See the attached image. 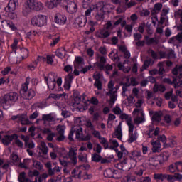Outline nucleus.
<instances>
[{
	"label": "nucleus",
	"mask_w": 182,
	"mask_h": 182,
	"mask_svg": "<svg viewBox=\"0 0 182 182\" xmlns=\"http://www.w3.org/2000/svg\"><path fill=\"white\" fill-rule=\"evenodd\" d=\"M43 4L38 0H27L26 6L23 9V15H28L31 11H42Z\"/></svg>",
	"instance_id": "f257e3e1"
},
{
	"label": "nucleus",
	"mask_w": 182,
	"mask_h": 182,
	"mask_svg": "<svg viewBox=\"0 0 182 182\" xmlns=\"http://www.w3.org/2000/svg\"><path fill=\"white\" fill-rule=\"evenodd\" d=\"M172 73L175 76L179 75L176 77H173L174 87L176 89H178V87H181V89H182V64L176 65L175 68L172 70Z\"/></svg>",
	"instance_id": "f03ea898"
},
{
	"label": "nucleus",
	"mask_w": 182,
	"mask_h": 182,
	"mask_svg": "<svg viewBox=\"0 0 182 182\" xmlns=\"http://www.w3.org/2000/svg\"><path fill=\"white\" fill-rule=\"evenodd\" d=\"M18 99L19 95H18L16 92H11L4 95L3 99L1 100L4 109H5V105L11 106V103H15V102H18Z\"/></svg>",
	"instance_id": "7ed1b4c3"
},
{
	"label": "nucleus",
	"mask_w": 182,
	"mask_h": 182,
	"mask_svg": "<svg viewBox=\"0 0 182 182\" xmlns=\"http://www.w3.org/2000/svg\"><path fill=\"white\" fill-rule=\"evenodd\" d=\"M73 70V67H72L70 65H68L64 67V71L69 73L65 76V78L64 88L66 90H69L72 86V81L73 80V73H72Z\"/></svg>",
	"instance_id": "20e7f679"
},
{
	"label": "nucleus",
	"mask_w": 182,
	"mask_h": 182,
	"mask_svg": "<svg viewBox=\"0 0 182 182\" xmlns=\"http://www.w3.org/2000/svg\"><path fill=\"white\" fill-rule=\"evenodd\" d=\"M143 166L146 167V168L154 170L161 167V163L160 162V159L158 156H154L150 157L145 164H143Z\"/></svg>",
	"instance_id": "39448f33"
},
{
	"label": "nucleus",
	"mask_w": 182,
	"mask_h": 182,
	"mask_svg": "<svg viewBox=\"0 0 182 182\" xmlns=\"http://www.w3.org/2000/svg\"><path fill=\"white\" fill-rule=\"evenodd\" d=\"M109 92L106 93L107 96L110 97L111 103L114 104L116 100H117V89L119 87H114V82L113 81H109L108 83Z\"/></svg>",
	"instance_id": "423d86ee"
},
{
	"label": "nucleus",
	"mask_w": 182,
	"mask_h": 182,
	"mask_svg": "<svg viewBox=\"0 0 182 182\" xmlns=\"http://www.w3.org/2000/svg\"><path fill=\"white\" fill-rule=\"evenodd\" d=\"M48 22V18L45 15H37L31 18V25L33 26H45Z\"/></svg>",
	"instance_id": "0eeeda50"
},
{
	"label": "nucleus",
	"mask_w": 182,
	"mask_h": 182,
	"mask_svg": "<svg viewBox=\"0 0 182 182\" xmlns=\"http://www.w3.org/2000/svg\"><path fill=\"white\" fill-rule=\"evenodd\" d=\"M85 66V63L83 62V58L82 57H76L74 61V71L73 74L75 76H79L80 71L81 69H83Z\"/></svg>",
	"instance_id": "6e6552de"
},
{
	"label": "nucleus",
	"mask_w": 182,
	"mask_h": 182,
	"mask_svg": "<svg viewBox=\"0 0 182 182\" xmlns=\"http://www.w3.org/2000/svg\"><path fill=\"white\" fill-rule=\"evenodd\" d=\"M130 159L131 163H134L131 167H136V164H137L138 161L144 160V156L141 155V152L139 151H134L131 154Z\"/></svg>",
	"instance_id": "1a4fd4ad"
},
{
	"label": "nucleus",
	"mask_w": 182,
	"mask_h": 182,
	"mask_svg": "<svg viewBox=\"0 0 182 182\" xmlns=\"http://www.w3.org/2000/svg\"><path fill=\"white\" fill-rule=\"evenodd\" d=\"M95 9L97 11H102L105 14V12H110L112 9H114V6L100 1L95 5Z\"/></svg>",
	"instance_id": "9d476101"
},
{
	"label": "nucleus",
	"mask_w": 182,
	"mask_h": 182,
	"mask_svg": "<svg viewBox=\"0 0 182 182\" xmlns=\"http://www.w3.org/2000/svg\"><path fill=\"white\" fill-rule=\"evenodd\" d=\"M45 82L47 83V86L50 90H53L55 86H56V80L53 77V74H48V76L44 77Z\"/></svg>",
	"instance_id": "9b49d317"
},
{
	"label": "nucleus",
	"mask_w": 182,
	"mask_h": 182,
	"mask_svg": "<svg viewBox=\"0 0 182 182\" xmlns=\"http://www.w3.org/2000/svg\"><path fill=\"white\" fill-rule=\"evenodd\" d=\"M93 79L95 80L94 86L98 89V90H102V79H103V74L95 72L93 75Z\"/></svg>",
	"instance_id": "f8f14e48"
},
{
	"label": "nucleus",
	"mask_w": 182,
	"mask_h": 182,
	"mask_svg": "<svg viewBox=\"0 0 182 182\" xmlns=\"http://www.w3.org/2000/svg\"><path fill=\"white\" fill-rule=\"evenodd\" d=\"M159 133H160V128L156 127L154 129V127L151 125L149 127V129L146 132L145 134L147 139H153L156 136H158Z\"/></svg>",
	"instance_id": "ddd939ff"
},
{
	"label": "nucleus",
	"mask_w": 182,
	"mask_h": 182,
	"mask_svg": "<svg viewBox=\"0 0 182 182\" xmlns=\"http://www.w3.org/2000/svg\"><path fill=\"white\" fill-rule=\"evenodd\" d=\"M95 36L100 39H106L110 36V31L104 28H100L96 32Z\"/></svg>",
	"instance_id": "4468645a"
},
{
	"label": "nucleus",
	"mask_w": 182,
	"mask_h": 182,
	"mask_svg": "<svg viewBox=\"0 0 182 182\" xmlns=\"http://www.w3.org/2000/svg\"><path fill=\"white\" fill-rule=\"evenodd\" d=\"M65 8L69 14H75L77 12V4H76V1H69L67 3Z\"/></svg>",
	"instance_id": "2eb2a0df"
},
{
	"label": "nucleus",
	"mask_w": 182,
	"mask_h": 182,
	"mask_svg": "<svg viewBox=\"0 0 182 182\" xmlns=\"http://www.w3.org/2000/svg\"><path fill=\"white\" fill-rule=\"evenodd\" d=\"M1 26L4 29H6V28H9L11 31H18V28L16 27V26H15V23H14V22L11 21L10 20L2 21Z\"/></svg>",
	"instance_id": "dca6fc26"
},
{
	"label": "nucleus",
	"mask_w": 182,
	"mask_h": 182,
	"mask_svg": "<svg viewBox=\"0 0 182 182\" xmlns=\"http://www.w3.org/2000/svg\"><path fill=\"white\" fill-rule=\"evenodd\" d=\"M66 21H68V18H66V16H65V14L60 13L55 14V23H58V25H65V23H66Z\"/></svg>",
	"instance_id": "f3484780"
},
{
	"label": "nucleus",
	"mask_w": 182,
	"mask_h": 182,
	"mask_svg": "<svg viewBox=\"0 0 182 182\" xmlns=\"http://www.w3.org/2000/svg\"><path fill=\"white\" fill-rule=\"evenodd\" d=\"M42 120L43 122H56V120H59V118L56 117V115L53 113H50L47 114H43Z\"/></svg>",
	"instance_id": "a211bd4d"
},
{
	"label": "nucleus",
	"mask_w": 182,
	"mask_h": 182,
	"mask_svg": "<svg viewBox=\"0 0 182 182\" xmlns=\"http://www.w3.org/2000/svg\"><path fill=\"white\" fill-rule=\"evenodd\" d=\"M112 137L113 139H118V140H122V137H123V132H122V123H119L115 129L114 132L112 134Z\"/></svg>",
	"instance_id": "6ab92c4d"
},
{
	"label": "nucleus",
	"mask_w": 182,
	"mask_h": 182,
	"mask_svg": "<svg viewBox=\"0 0 182 182\" xmlns=\"http://www.w3.org/2000/svg\"><path fill=\"white\" fill-rule=\"evenodd\" d=\"M77 153H76V150L73 148H71L68 152V157L70 159L73 164H77Z\"/></svg>",
	"instance_id": "aec40b11"
},
{
	"label": "nucleus",
	"mask_w": 182,
	"mask_h": 182,
	"mask_svg": "<svg viewBox=\"0 0 182 182\" xmlns=\"http://www.w3.org/2000/svg\"><path fill=\"white\" fill-rule=\"evenodd\" d=\"M43 133L44 134H46V139L48 141H53V138L56 136V134L52 132V130H50V129L49 128H44L43 130Z\"/></svg>",
	"instance_id": "412c9836"
},
{
	"label": "nucleus",
	"mask_w": 182,
	"mask_h": 182,
	"mask_svg": "<svg viewBox=\"0 0 182 182\" xmlns=\"http://www.w3.org/2000/svg\"><path fill=\"white\" fill-rule=\"evenodd\" d=\"M18 0H10L7 6L5 7L4 11H15L16 9V6H18Z\"/></svg>",
	"instance_id": "4be33fe9"
},
{
	"label": "nucleus",
	"mask_w": 182,
	"mask_h": 182,
	"mask_svg": "<svg viewBox=\"0 0 182 182\" xmlns=\"http://www.w3.org/2000/svg\"><path fill=\"white\" fill-rule=\"evenodd\" d=\"M12 120H16L18 119L21 124H29V119L26 117V115H17L11 117Z\"/></svg>",
	"instance_id": "5701e85b"
},
{
	"label": "nucleus",
	"mask_w": 182,
	"mask_h": 182,
	"mask_svg": "<svg viewBox=\"0 0 182 182\" xmlns=\"http://www.w3.org/2000/svg\"><path fill=\"white\" fill-rule=\"evenodd\" d=\"M21 139L25 142V146L28 147V149H35V143L33 141L29 142L28 136L21 135Z\"/></svg>",
	"instance_id": "b1692460"
},
{
	"label": "nucleus",
	"mask_w": 182,
	"mask_h": 182,
	"mask_svg": "<svg viewBox=\"0 0 182 182\" xmlns=\"http://www.w3.org/2000/svg\"><path fill=\"white\" fill-rule=\"evenodd\" d=\"M86 22H87V18L85 15H81L75 19L76 25H78L80 28L85 26L86 25Z\"/></svg>",
	"instance_id": "393cba45"
},
{
	"label": "nucleus",
	"mask_w": 182,
	"mask_h": 182,
	"mask_svg": "<svg viewBox=\"0 0 182 182\" xmlns=\"http://www.w3.org/2000/svg\"><path fill=\"white\" fill-rule=\"evenodd\" d=\"M151 144L153 146L152 151L154 153H159V151H161V144H160L159 141L152 139L151 141Z\"/></svg>",
	"instance_id": "a878e982"
},
{
	"label": "nucleus",
	"mask_w": 182,
	"mask_h": 182,
	"mask_svg": "<svg viewBox=\"0 0 182 182\" xmlns=\"http://www.w3.org/2000/svg\"><path fill=\"white\" fill-rule=\"evenodd\" d=\"M14 139H18V135L13 134L11 136L6 135L2 139V143L4 146H8L11 144V141L14 140Z\"/></svg>",
	"instance_id": "bb28decb"
},
{
	"label": "nucleus",
	"mask_w": 182,
	"mask_h": 182,
	"mask_svg": "<svg viewBox=\"0 0 182 182\" xmlns=\"http://www.w3.org/2000/svg\"><path fill=\"white\" fill-rule=\"evenodd\" d=\"M159 159V161L161 162V166H163V163L167 161L168 159H170V152L164 151L162 154L158 156Z\"/></svg>",
	"instance_id": "cd10ccee"
},
{
	"label": "nucleus",
	"mask_w": 182,
	"mask_h": 182,
	"mask_svg": "<svg viewBox=\"0 0 182 182\" xmlns=\"http://www.w3.org/2000/svg\"><path fill=\"white\" fill-rule=\"evenodd\" d=\"M126 63L129 64V60H125L123 63V64L122 63H119L117 66L119 70H123L124 73H129V70H132V67L130 66L124 67V65H126Z\"/></svg>",
	"instance_id": "c85d7f7f"
},
{
	"label": "nucleus",
	"mask_w": 182,
	"mask_h": 182,
	"mask_svg": "<svg viewBox=\"0 0 182 182\" xmlns=\"http://www.w3.org/2000/svg\"><path fill=\"white\" fill-rule=\"evenodd\" d=\"M164 65H166V66L170 67L173 65V63H171V61L159 63L158 67L159 68V75H163V73H164Z\"/></svg>",
	"instance_id": "c756f323"
},
{
	"label": "nucleus",
	"mask_w": 182,
	"mask_h": 182,
	"mask_svg": "<svg viewBox=\"0 0 182 182\" xmlns=\"http://www.w3.org/2000/svg\"><path fill=\"white\" fill-rule=\"evenodd\" d=\"M35 95H36L35 90L30 89L26 92H23V94L21 95V96L22 97H23V99L31 100L35 97Z\"/></svg>",
	"instance_id": "7c9ffc66"
},
{
	"label": "nucleus",
	"mask_w": 182,
	"mask_h": 182,
	"mask_svg": "<svg viewBox=\"0 0 182 182\" xmlns=\"http://www.w3.org/2000/svg\"><path fill=\"white\" fill-rule=\"evenodd\" d=\"M60 2H62V0H50L48 1L46 5L49 9H53V8H56Z\"/></svg>",
	"instance_id": "2f4dec72"
},
{
	"label": "nucleus",
	"mask_w": 182,
	"mask_h": 182,
	"mask_svg": "<svg viewBox=\"0 0 182 182\" xmlns=\"http://www.w3.org/2000/svg\"><path fill=\"white\" fill-rule=\"evenodd\" d=\"M97 58L100 59L97 62V66L100 70H103L105 69V65H106V58L98 55Z\"/></svg>",
	"instance_id": "473e14b6"
},
{
	"label": "nucleus",
	"mask_w": 182,
	"mask_h": 182,
	"mask_svg": "<svg viewBox=\"0 0 182 182\" xmlns=\"http://www.w3.org/2000/svg\"><path fill=\"white\" fill-rule=\"evenodd\" d=\"M30 82H31V78L29 77H26V82L22 85L21 90L20 91L21 96L23 93L28 92V87H29Z\"/></svg>",
	"instance_id": "72a5a7b5"
},
{
	"label": "nucleus",
	"mask_w": 182,
	"mask_h": 182,
	"mask_svg": "<svg viewBox=\"0 0 182 182\" xmlns=\"http://www.w3.org/2000/svg\"><path fill=\"white\" fill-rule=\"evenodd\" d=\"M132 116H134V117L144 116V112H143V108H134L132 112Z\"/></svg>",
	"instance_id": "f704fd0d"
},
{
	"label": "nucleus",
	"mask_w": 182,
	"mask_h": 182,
	"mask_svg": "<svg viewBox=\"0 0 182 182\" xmlns=\"http://www.w3.org/2000/svg\"><path fill=\"white\" fill-rule=\"evenodd\" d=\"M55 55L58 58H60V59H63L66 55V50L64 48L59 49L55 52Z\"/></svg>",
	"instance_id": "c9c22d12"
},
{
	"label": "nucleus",
	"mask_w": 182,
	"mask_h": 182,
	"mask_svg": "<svg viewBox=\"0 0 182 182\" xmlns=\"http://www.w3.org/2000/svg\"><path fill=\"white\" fill-rule=\"evenodd\" d=\"M40 146L41 147L40 149L41 150L43 154L46 156V154L49 153V149L48 148V146H46V143H45L44 141H41L40 143Z\"/></svg>",
	"instance_id": "e433bc0d"
},
{
	"label": "nucleus",
	"mask_w": 182,
	"mask_h": 182,
	"mask_svg": "<svg viewBox=\"0 0 182 182\" xmlns=\"http://www.w3.org/2000/svg\"><path fill=\"white\" fill-rule=\"evenodd\" d=\"M6 16L9 17V19H16L18 18V15H16V13H15V11H5Z\"/></svg>",
	"instance_id": "4c0bfd02"
},
{
	"label": "nucleus",
	"mask_w": 182,
	"mask_h": 182,
	"mask_svg": "<svg viewBox=\"0 0 182 182\" xmlns=\"http://www.w3.org/2000/svg\"><path fill=\"white\" fill-rule=\"evenodd\" d=\"M76 139L83 140V128L79 127L75 132Z\"/></svg>",
	"instance_id": "58836bf2"
},
{
	"label": "nucleus",
	"mask_w": 182,
	"mask_h": 182,
	"mask_svg": "<svg viewBox=\"0 0 182 182\" xmlns=\"http://www.w3.org/2000/svg\"><path fill=\"white\" fill-rule=\"evenodd\" d=\"M100 142L101 143V144H102L104 146V149H111L112 150H113V147L112 146H109V143H107V140L105 139V137H100L99 138Z\"/></svg>",
	"instance_id": "ea45409f"
},
{
	"label": "nucleus",
	"mask_w": 182,
	"mask_h": 182,
	"mask_svg": "<svg viewBox=\"0 0 182 182\" xmlns=\"http://www.w3.org/2000/svg\"><path fill=\"white\" fill-rule=\"evenodd\" d=\"M33 167L36 168V170L41 171L43 169V165H42V164L40 161H36L35 159H33Z\"/></svg>",
	"instance_id": "a19ab883"
},
{
	"label": "nucleus",
	"mask_w": 182,
	"mask_h": 182,
	"mask_svg": "<svg viewBox=\"0 0 182 182\" xmlns=\"http://www.w3.org/2000/svg\"><path fill=\"white\" fill-rule=\"evenodd\" d=\"M122 182H137V181L134 176L128 175L122 179Z\"/></svg>",
	"instance_id": "79ce46f5"
},
{
	"label": "nucleus",
	"mask_w": 182,
	"mask_h": 182,
	"mask_svg": "<svg viewBox=\"0 0 182 182\" xmlns=\"http://www.w3.org/2000/svg\"><path fill=\"white\" fill-rule=\"evenodd\" d=\"M95 11H97V14L95 15V19L97 21H103V18L105 16V13L103 12V11H100L97 9H95Z\"/></svg>",
	"instance_id": "37998d69"
},
{
	"label": "nucleus",
	"mask_w": 182,
	"mask_h": 182,
	"mask_svg": "<svg viewBox=\"0 0 182 182\" xmlns=\"http://www.w3.org/2000/svg\"><path fill=\"white\" fill-rule=\"evenodd\" d=\"M134 124H140L141 123H144L145 119H144V115L141 116H138V117H134Z\"/></svg>",
	"instance_id": "c03bdc74"
},
{
	"label": "nucleus",
	"mask_w": 182,
	"mask_h": 182,
	"mask_svg": "<svg viewBox=\"0 0 182 182\" xmlns=\"http://www.w3.org/2000/svg\"><path fill=\"white\" fill-rule=\"evenodd\" d=\"M119 119H121V120H125L127 123L132 122V117L126 113L120 114Z\"/></svg>",
	"instance_id": "a18cd8bd"
},
{
	"label": "nucleus",
	"mask_w": 182,
	"mask_h": 182,
	"mask_svg": "<svg viewBox=\"0 0 182 182\" xmlns=\"http://www.w3.org/2000/svg\"><path fill=\"white\" fill-rule=\"evenodd\" d=\"M49 38L52 39L50 46H55V45H56V43H58V42H59L60 40L59 37H56L55 36L52 35H50Z\"/></svg>",
	"instance_id": "49530a36"
},
{
	"label": "nucleus",
	"mask_w": 182,
	"mask_h": 182,
	"mask_svg": "<svg viewBox=\"0 0 182 182\" xmlns=\"http://www.w3.org/2000/svg\"><path fill=\"white\" fill-rule=\"evenodd\" d=\"M126 20L122 18H119L117 21L114 23V26H117L118 25H121L122 28H124L126 26Z\"/></svg>",
	"instance_id": "de8ad7c7"
},
{
	"label": "nucleus",
	"mask_w": 182,
	"mask_h": 182,
	"mask_svg": "<svg viewBox=\"0 0 182 182\" xmlns=\"http://www.w3.org/2000/svg\"><path fill=\"white\" fill-rule=\"evenodd\" d=\"M137 140V132H133L132 134H129V139L128 143H133Z\"/></svg>",
	"instance_id": "09e8293b"
},
{
	"label": "nucleus",
	"mask_w": 182,
	"mask_h": 182,
	"mask_svg": "<svg viewBox=\"0 0 182 182\" xmlns=\"http://www.w3.org/2000/svg\"><path fill=\"white\" fill-rule=\"evenodd\" d=\"M20 50H21L20 55L22 59H26L28 58V55H29V51L28 50V49L23 48L20 49Z\"/></svg>",
	"instance_id": "8fccbe9b"
},
{
	"label": "nucleus",
	"mask_w": 182,
	"mask_h": 182,
	"mask_svg": "<svg viewBox=\"0 0 182 182\" xmlns=\"http://www.w3.org/2000/svg\"><path fill=\"white\" fill-rule=\"evenodd\" d=\"M112 178H115L116 180H119V178H122V172H120V171L113 169Z\"/></svg>",
	"instance_id": "3c124183"
},
{
	"label": "nucleus",
	"mask_w": 182,
	"mask_h": 182,
	"mask_svg": "<svg viewBox=\"0 0 182 182\" xmlns=\"http://www.w3.org/2000/svg\"><path fill=\"white\" fill-rule=\"evenodd\" d=\"M109 58L112 60H119V55H117V50H113L109 54Z\"/></svg>",
	"instance_id": "603ef678"
},
{
	"label": "nucleus",
	"mask_w": 182,
	"mask_h": 182,
	"mask_svg": "<svg viewBox=\"0 0 182 182\" xmlns=\"http://www.w3.org/2000/svg\"><path fill=\"white\" fill-rule=\"evenodd\" d=\"M166 174L163 173H155L154 175V178L155 180H161V181H164V180H166Z\"/></svg>",
	"instance_id": "864d4df0"
},
{
	"label": "nucleus",
	"mask_w": 182,
	"mask_h": 182,
	"mask_svg": "<svg viewBox=\"0 0 182 182\" xmlns=\"http://www.w3.org/2000/svg\"><path fill=\"white\" fill-rule=\"evenodd\" d=\"M104 176H105V177H107V178H112V176H113V169H112V168L106 169L104 171Z\"/></svg>",
	"instance_id": "5fc2aeb1"
},
{
	"label": "nucleus",
	"mask_w": 182,
	"mask_h": 182,
	"mask_svg": "<svg viewBox=\"0 0 182 182\" xmlns=\"http://www.w3.org/2000/svg\"><path fill=\"white\" fill-rule=\"evenodd\" d=\"M154 92H158V90H159V92L163 93L164 92L166 91V87L163 85H155L154 86Z\"/></svg>",
	"instance_id": "6e6d98bb"
},
{
	"label": "nucleus",
	"mask_w": 182,
	"mask_h": 182,
	"mask_svg": "<svg viewBox=\"0 0 182 182\" xmlns=\"http://www.w3.org/2000/svg\"><path fill=\"white\" fill-rule=\"evenodd\" d=\"M62 96H66L65 93L63 94H50L49 95L50 99H54L55 100H59Z\"/></svg>",
	"instance_id": "4d7b16f0"
},
{
	"label": "nucleus",
	"mask_w": 182,
	"mask_h": 182,
	"mask_svg": "<svg viewBox=\"0 0 182 182\" xmlns=\"http://www.w3.org/2000/svg\"><path fill=\"white\" fill-rule=\"evenodd\" d=\"M25 172H21L18 176V181L19 182H31L28 178H26L25 177Z\"/></svg>",
	"instance_id": "13d9d810"
},
{
	"label": "nucleus",
	"mask_w": 182,
	"mask_h": 182,
	"mask_svg": "<svg viewBox=\"0 0 182 182\" xmlns=\"http://www.w3.org/2000/svg\"><path fill=\"white\" fill-rule=\"evenodd\" d=\"M31 163V159H24L23 163H20L19 166L20 167H21L22 168H28V166H29Z\"/></svg>",
	"instance_id": "bf43d9fd"
},
{
	"label": "nucleus",
	"mask_w": 182,
	"mask_h": 182,
	"mask_svg": "<svg viewBox=\"0 0 182 182\" xmlns=\"http://www.w3.org/2000/svg\"><path fill=\"white\" fill-rule=\"evenodd\" d=\"M102 160V156L98 154H92V161H95V163H99Z\"/></svg>",
	"instance_id": "052dcab7"
},
{
	"label": "nucleus",
	"mask_w": 182,
	"mask_h": 182,
	"mask_svg": "<svg viewBox=\"0 0 182 182\" xmlns=\"http://www.w3.org/2000/svg\"><path fill=\"white\" fill-rule=\"evenodd\" d=\"M95 9H96V6H92L90 7L88 9L85 11L84 16H85V18L86 16H90V15L92 14V12H93V11H95Z\"/></svg>",
	"instance_id": "680f3d73"
},
{
	"label": "nucleus",
	"mask_w": 182,
	"mask_h": 182,
	"mask_svg": "<svg viewBox=\"0 0 182 182\" xmlns=\"http://www.w3.org/2000/svg\"><path fill=\"white\" fill-rule=\"evenodd\" d=\"M36 66H38V60H35L27 66V69L28 70H35L36 69Z\"/></svg>",
	"instance_id": "e2e57ef3"
},
{
	"label": "nucleus",
	"mask_w": 182,
	"mask_h": 182,
	"mask_svg": "<svg viewBox=\"0 0 182 182\" xmlns=\"http://www.w3.org/2000/svg\"><path fill=\"white\" fill-rule=\"evenodd\" d=\"M65 129H66V127L64 125H58L57 126L56 130L58 134H65Z\"/></svg>",
	"instance_id": "0e129e2a"
},
{
	"label": "nucleus",
	"mask_w": 182,
	"mask_h": 182,
	"mask_svg": "<svg viewBox=\"0 0 182 182\" xmlns=\"http://www.w3.org/2000/svg\"><path fill=\"white\" fill-rule=\"evenodd\" d=\"M11 159L14 164H18L19 163V157L16 154L11 155Z\"/></svg>",
	"instance_id": "69168bd1"
},
{
	"label": "nucleus",
	"mask_w": 182,
	"mask_h": 182,
	"mask_svg": "<svg viewBox=\"0 0 182 182\" xmlns=\"http://www.w3.org/2000/svg\"><path fill=\"white\" fill-rule=\"evenodd\" d=\"M40 173L38 171V170L34 171H29L28 173V177H38L39 176Z\"/></svg>",
	"instance_id": "338daca9"
},
{
	"label": "nucleus",
	"mask_w": 182,
	"mask_h": 182,
	"mask_svg": "<svg viewBox=\"0 0 182 182\" xmlns=\"http://www.w3.org/2000/svg\"><path fill=\"white\" fill-rule=\"evenodd\" d=\"M130 166L127 164V161L125 159L122 161V171H129Z\"/></svg>",
	"instance_id": "774afa93"
}]
</instances>
